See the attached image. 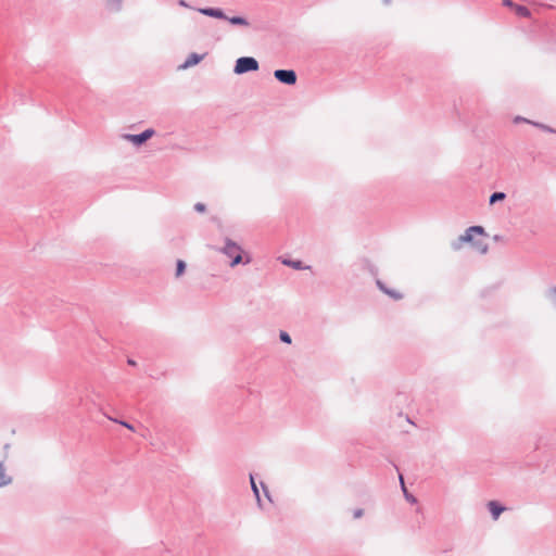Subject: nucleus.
<instances>
[{
    "label": "nucleus",
    "mask_w": 556,
    "mask_h": 556,
    "mask_svg": "<svg viewBox=\"0 0 556 556\" xmlns=\"http://www.w3.org/2000/svg\"><path fill=\"white\" fill-rule=\"evenodd\" d=\"M218 251L230 260V267H236L239 264H250L252 261L251 256L244 253L242 247L229 238L225 239L224 245Z\"/></svg>",
    "instance_id": "obj_1"
},
{
    "label": "nucleus",
    "mask_w": 556,
    "mask_h": 556,
    "mask_svg": "<svg viewBox=\"0 0 556 556\" xmlns=\"http://www.w3.org/2000/svg\"><path fill=\"white\" fill-rule=\"evenodd\" d=\"M484 228L482 226H470L466 229V231L459 236L456 240L452 241L451 247L454 251H458L463 248L465 243H471L473 247H476L478 250H480L482 253H485L488 250L486 244L481 247L479 242L473 241V235H484Z\"/></svg>",
    "instance_id": "obj_2"
},
{
    "label": "nucleus",
    "mask_w": 556,
    "mask_h": 556,
    "mask_svg": "<svg viewBox=\"0 0 556 556\" xmlns=\"http://www.w3.org/2000/svg\"><path fill=\"white\" fill-rule=\"evenodd\" d=\"M260 67L258 62L253 56H241L236 61L233 72L237 75H242L249 72H255Z\"/></svg>",
    "instance_id": "obj_3"
},
{
    "label": "nucleus",
    "mask_w": 556,
    "mask_h": 556,
    "mask_svg": "<svg viewBox=\"0 0 556 556\" xmlns=\"http://www.w3.org/2000/svg\"><path fill=\"white\" fill-rule=\"evenodd\" d=\"M155 134L154 129L148 128L143 130L140 134L131 135V134H125L123 135V138L131 143H134L137 147H140L146 141H148L152 136Z\"/></svg>",
    "instance_id": "obj_4"
},
{
    "label": "nucleus",
    "mask_w": 556,
    "mask_h": 556,
    "mask_svg": "<svg viewBox=\"0 0 556 556\" xmlns=\"http://www.w3.org/2000/svg\"><path fill=\"white\" fill-rule=\"evenodd\" d=\"M274 77L281 84L293 86L296 84L298 76L293 70H276Z\"/></svg>",
    "instance_id": "obj_5"
},
{
    "label": "nucleus",
    "mask_w": 556,
    "mask_h": 556,
    "mask_svg": "<svg viewBox=\"0 0 556 556\" xmlns=\"http://www.w3.org/2000/svg\"><path fill=\"white\" fill-rule=\"evenodd\" d=\"M197 11L205 16L225 20L227 18V15L225 12L219 8H198Z\"/></svg>",
    "instance_id": "obj_6"
},
{
    "label": "nucleus",
    "mask_w": 556,
    "mask_h": 556,
    "mask_svg": "<svg viewBox=\"0 0 556 556\" xmlns=\"http://www.w3.org/2000/svg\"><path fill=\"white\" fill-rule=\"evenodd\" d=\"M12 482L13 477L8 472L4 463L0 460V489L12 484Z\"/></svg>",
    "instance_id": "obj_7"
},
{
    "label": "nucleus",
    "mask_w": 556,
    "mask_h": 556,
    "mask_svg": "<svg viewBox=\"0 0 556 556\" xmlns=\"http://www.w3.org/2000/svg\"><path fill=\"white\" fill-rule=\"evenodd\" d=\"M204 58V54H198V53H191L188 55V58L185 60V62L179 66L181 70L189 68L191 66L197 65L200 63Z\"/></svg>",
    "instance_id": "obj_8"
},
{
    "label": "nucleus",
    "mask_w": 556,
    "mask_h": 556,
    "mask_svg": "<svg viewBox=\"0 0 556 556\" xmlns=\"http://www.w3.org/2000/svg\"><path fill=\"white\" fill-rule=\"evenodd\" d=\"M489 511L494 520H497L500 515L506 509L503 505H501L496 501H490L488 503Z\"/></svg>",
    "instance_id": "obj_9"
},
{
    "label": "nucleus",
    "mask_w": 556,
    "mask_h": 556,
    "mask_svg": "<svg viewBox=\"0 0 556 556\" xmlns=\"http://www.w3.org/2000/svg\"><path fill=\"white\" fill-rule=\"evenodd\" d=\"M230 24L232 25H239V26H248L249 25V22L247 18L242 17V16H232V17H228L226 18Z\"/></svg>",
    "instance_id": "obj_10"
},
{
    "label": "nucleus",
    "mask_w": 556,
    "mask_h": 556,
    "mask_svg": "<svg viewBox=\"0 0 556 556\" xmlns=\"http://www.w3.org/2000/svg\"><path fill=\"white\" fill-rule=\"evenodd\" d=\"M250 482H251V488H252V491L254 493V496H255V498L257 501V504H258V506H261L260 491H258V488H257V485L255 483L253 475H250Z\"/></svg>",
    "instance_id": "obj_11"
},
{
    "label": "nucleus",
    "mask_w": 556,
    "mask_h": 556,
    "mask_svg": "<svg viewBox=\"0 0 556 556\" xmlns=\"http://www.w3.org/2000/svg\"><path fill=\"white\" fill-rule=\"evenodd\" d=\"M506 198V194L504 192H493L491 195H490V199H489V203L490 204H494L498 201H502Z\"/></svg>",
    "instance_id": "obj_12"
},
{
    "label": "nucleus",
    "mask_w": 556,
    "mask_h": 556,
    "mask_svg": "<svg viewBox=\"0 0 556 556\" xmlns=\"http://www.w3.org/2000/svg\"><path fill=\"white\" fill-rule=\"evenodd\" d=\"M515 10H516V13L519 15V16H522V17H528L530 16V11L527 7H523V5H515L514 7Z\"/></svg>",
    "instance_id": "obj_13"
},
{
    "label": "nucleus",
    "mask_w": 556,
    "mask_h": 556,
    "mask_svg": "<svg viewBox=\"0 0 556 556\" xmlns=\"http://www.w3.org/2000/svg\"><path fill=\"white\" fill-rule=\"evenodd\" d=\"M400 480H401V485H402V489L404 491V494H405V497L408 502L410 503H416L417 500L414 495L409 494L407 491H406V488H405V484H404V480H403V477L402 475H400Z\"/></svg>",
    "instance_id": "obj_14"
},
{
    "label": "nucleus",
    "mask_w": 556,
    "mask_h": 556,
    "mask_svg": "<svg viewBox=\"0 0 556 556\" xmlns=\"http://www.w3.org/2000/svg\"><path fill=\"white\" fill-rule=\"evenodd\" d=\"M186 269V263L182 260H178L176 264V276L179 277Z\"/></svg>",
    "instance_id": "obj_15"
},
{
    "label": "nucleus",
    "mask_w": 556,
    "mask_h": 556,
    "mask_svg": "<svg viewBox=\"0 0 556 556\" xmlns=\"http://www.w3.org/2000/svg\"><path fill=\"white\" fill-rule=\"evenodd\" d=\"M285 264L291 266L294 269H303V265L301 261H285Z\"/></svg>",
    "instance_id": "obj_16"
},
{
    "label": "nucleus",
    "mask_w": 556,
    "mask_h": 556,
    "mask_svg": "<svg viewBox=\"0 0 556 556\" xmlns=\"http://www.w3.org/2000/svg\"><path fill=\"white\" fill-rule=\"evenodd\" d=\"M547 296L549 301L556 306V287L548 290Z\"/></svg>",
    "instance_id": "obj_17"
},
{
    "label": "nucleus",
    "mask_w": 556,
    "mask_h": 556,
    "mask_svg": "<svg viewBox=\"0 0 556 556\" xmlns=\"http://www.w3.org/2000/svg\"><path fill=\"white\" fill-rule=\"evenodd\" d=\"M279 339L283 342V343H287V344H290L291 343V337L288 332L286 331H280L279 333Z\"/></svg>",
    "instance_id": "obj_18"
},
{
    "label": "nucleus",
    "mask_w": 556,
    "mask_h": 556,
    "mask_svg": "<svg viewBox=\"0 0 556 556\" xmlns=\"http://www.w3.org/2000/svg\"><path fill=\"white\" fill-rule=\"evenodd\" d=\"M377 287L386 294H388V292H391L392 289L388 288L381 280H377Z\"/></svg>",
    "instance_id": "obj_19"
},
{
    "label": "nucleus",
    "mask_w": 556,
    "mask_h": 556,
    "mask_svg": "<svg viewBox=\"0 0 556 556\" xmlns=\"http://www.w3.org/2000/svg\"><path fill=\"white\" fill-rule=\"evenodd\" d=\"M377 287L386 294H388V292H391L392 289L388 288L381 280H377Z\"/></svg>",
    "instance_id": "obj_20"
},
{
    "label": "nucleus",
    "mask_w": 556,
    "mask_h": 556,
    "mask_svg": "<svg viewBox=\"0 0 556 556\" xmlns=\"http://www.w3.org/2000/svg\"><path fill=\"white\" fill-rule=\"evenodd\" d=\"M114 422H117L122 426H124L125 428L131 430V431H135V428L131 424L127 422V421H124V420H118V419H112Z\"/></svg>",
    "instance_id": "obj_21"
},
{
    "label": "nucleus",
    "mask_w": 556,
    "mask_h": 556,
    "mask_svg": "<svg viewBox=\"0 0 556 556\" xmlns=\"http://www.w3.org/2000/svg\"><path fill=\"white\" fill-rule=\"evenodd\" d=\"M388 295L394 300H401L403 298L402 293L395 290H391V292H388Z\"/></svg>",
    "instance_id": "obj_22"
},
{
    "label": "nucleus",
    "mask_w": 556,
    "mask_h": 556,
    "mask_svg": "<svg viewBox=\"0 0 556 556\" xmlns=\"http://www.w3.org/2000/svg\"><path fill=\"white\" fill-rule=\"evenodd\" d=\"M194 211L199 213H204L206 211V206L204 203L198 202L194 204Z\"/></svg>",
    "instance_id": "obj_23"
},
{
    "label": "nucleus",
    "mask_w": 556,
    "mask_h": 556,
    "mask_svg": "<svg viewBox=\"0 0 556 556\" xmlns=\"http://www.w3.org/2000/svg\"><path fill=\"white\" fill-rule=\"evenodd\" d=\"M534 126L536 127H540L541 129L547 131V132H555V130L553 128H551L549 126H546L544 124H540V123H532Z\"/></svg>",
    "instance_id": "obj_24"
},
{
    "label": "nucleus",
    "mask_w": 556,
    "mask_h": 556,
    "mask_svg": "<svg viewBox=\"0 0 556 556\" xmlns=\"http://www.w3.org/2000/svg\"><path fill=\"white\" fill-rule=\"evenodd\" d=\"M364 515V510L362 508H357L353 511V517L355 519H358L361 518L362 516Z\"/></svg>",
    "instance_id": "obj_25"
},
{
    "label": "nucleus",
    "mask_w": 556,
    "mask_h": 556,
    "mask_svg": "<svg viewBox=\"0 0 556 556\" xmlns=\"http://www.w3.org/2000/svg\"><path fill=\"white\" fill-rule=\"evenodd\" d=\"M261 485H262V489H263V491H264V493H265L266 497H267L269 501H271V498H270V494H269V491H268L267 486L265 485V483L261 482Z\"/></svg>",
    "instance_id": "obj_26"
},
{
    "label": "nucleus",
    "mask_w": 556,
    "mask_h": 556,
    "mask_svg": "<svg viewBox=\"0 0 556 556\" xmlns=\"http://www.w3.org/2000/svg\"><path fill=\"white\" fill-rule=\"evenodd\" d=\"M178 4L184 8H191L185 0H178Z\"/></svg>",
    "instance_id": "obj_27"
},
{
    "label": "nucleus",
    "mask_w": 556,
    "mask_h": 556,
    "mask_svg": "<svg viewBox=\"0 0 556 556\" xmlns=\"http://www.w3.org/2000/svg\"><path fill=\"white\" fill-rule=\"evenodd\" d=\"M515 123H519V122H527V123H531L530 121L523 118V117H520V116H517L514 121Z\"/></svg>",
    "instance_id": "obj_28"
},
{
    "label": "nucleus",
    "mask_w": 556,
    "mask_h": 556,
    "mask_svg": "<svg viewBox=\"0 0 556 556\" xmlns=\"http://www.w3.org/2000/svg\"><path fill=\"white\" fill-rule=\"evenodd\" d=\"M503 4L507 7H515L511 0H503Z\"/></svg>",
    "instance_id": "obj_29"
},
{
    "label": "nucleus",
    "mask_w": 556,
    "mask_h": 556,
    "mask_svg": "<svg viewBox=\"0 0 556 556\" xmlns=\"http://www.w3.org/2000/svg\"><path fill=\"white\" fill-rule=\"evenodd\" d=\"M127 363H128L129 365H131V366H135V365H136V362H135L134 359H131V358H129V359L127 361Z\"/></svg>",
    "instance_id": "obj_30"
},
{
    "label": "nucleus",
    "mask_w": 556,
    "mask_h": 556,
    "mask_svg": "<svg viewBox=\"0 0 556 556\" xmlns=\"http://www.w3.org/2000/svg\"><path fill=\"white\" fill-rule=\"evenodd\" d=\"M390 2H391V0H383L384 4H389Z\"/></svg>",
    "instance_id": "obj_31"
}]
</instances>
